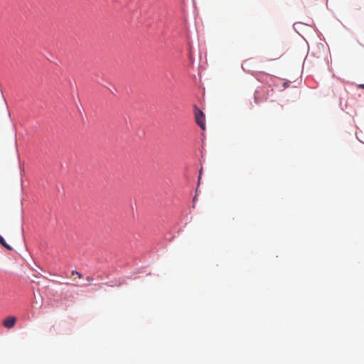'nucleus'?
I'll return each mask as SVG.
<instances>
[{
  "label": "nucleus",
  "mask_w": 364,
  "mask_h": 364,
  "mask_svg": "<svg viewBox=\"0 0 364 364\" xmlns=\"http://www.w3.org/2000/svg\"><path fill=\"white\" fill-rule=\"evenodd\" d=\"M195 119L197 124L204 130L205 129V114L196 107H195Z\"/></svg>",
  "instance_id": "f257e3e1"
},
{
  "label": "nucleus",
  "mask_w": 364,
  "mask_h": 364,
  "mask_svg": "<svg viewBox=\"0 0 364 364\" xmlns=\"http://www.w3.org/2000/svg\"><path fill=\"white\" fill-rule=\"evenodd\" d=\"M16 322V317L8 316L3 321V326L8 329H11L15 326Z\"/></svg>",
  "instance_id": "f03ea898"
},
{
  "label": "nucleus",
  "mask_w": 364,
  "mask_h": 364,
  "mask_svg": "<svg viewBox=\"0 0 364 364\" xmlns=\"http://www.w3.org/2000/svg\"><path fill=\"white\" fill-rule=\"evenodd\" d=\"M0 244L2 245L5 248H6L9 250H12V247L5 242L4 239L1 235H0Z\"/></svg>",
  "instance_id": "7ed1b4c3"
},
{
  "label": "nucleus",
  "mask_w": 364,
  "mask_h": 364,
  "mask_svg": "<svg viewBox=\"0 0 364 364\" xmlns=\"http://www.w3.org/2000/svg\"><path fill=\"white\" fill-rule=\"evenodd\" d=\"M72 275H77L79 279L82 278V274L75 270H73L71 272Z\"/></svg>",
  "instance_id": "20e7f679"
},
{
  "label": "nucleus",
  "mask_w": 364,
  "mask_h": 364,
  "mask_svg": "<svg viewBox=\"0 0 364 364\" xmlns=\"http://www.w3.org/2000/svg\"><path fill=\"white\" fill-rule=\"evenodd\" d=\"M86 280L88 281V282H92L93 281V277H87Z\"/></svg>",
  "instance_id": "39448f33"
},
{
  "label": "nucleus",
  "mask_w": 364,
  "mask_h": 364,
  "mask_svg": "<svg viewBox=\"0 0 364 364\" xmlns=\"http://www.w3.org/2000/svg\"><path fill=\"white\" fill-rule=\"evenodd\" d=\"M358 87L364 89V84H360L358 85Z\"/></svg>",
  "instance_id": "423d86ee"
}]
</instances>
